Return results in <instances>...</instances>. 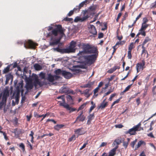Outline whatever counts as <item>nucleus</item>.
<instances>
[{"instance_id":"nucleus-12","label":"nucleus","mask_w":156,"mask_h":156,"mask_svg":"<svg viewBox=\"0 0 156 156\" xmlns=\"http://www.w3.org/2000/svg\"><path fill=\"white\" fill-rule=\"evenodd\" d=\"M89 32L90 33L95 35L97 34V31L94 26L93 25H89Z\"/></svg>"},{"instance_id":"nucleus-31","label":"nucleus","mask_w":156,"mask_h":156,"mask_svg":"<svg viewBox=\"0 0 156 156\" xmlns=\"http://www.w3.org/2000/svg\"><path fill=\"white\" fill-rule=\"evenodd\" d=\"M151 41V39L149 38V37H147L144 40V41L142 44V45L144 46L146 44Z\"/></svg>"},{"instance_id":"nucleus-26","label":"nucleus","mask_w":156,"mask_h":156,"mask_svg":"<svg viewBox=\"0 0 156 156\" xmlns=\"http://www.w3.org/2000/svg\"><path fill=\"white\" fill-rule=\"evenodd\" d=\"M86 117L84 115L81 116L79 117L78 118V116L76 118V121H78V122H83L84 121Z\"/></svg>"},{"instance_id":"nucleus-43","label":"nucleus","mask_w":156,"mask_h":156,"mask_svg":"<svg viewBox=\"0 0 156 156\" xmlns=\"http://www.w3.org/2000/svg\"><path fill=\"white\" fill-rule=\"evenodd\" d=\"M121 97L120 98L116 100L115 101H114L112 103V105H111V108H112V107L116 104H117L119 103L120 99H121Z\"/></svg>"},{"instance_id":"nucleus-10","label":"nucleus","mask_w":156,"mask_h":156,"mask_svg":"<svg viewBox=\"0 0 156 156\" xmlns=\"http://www.w3.org/2000/svg\"><path fill=\"white\" fill-rule=\"evenodd\" d=\"M138 131V130L133 126L132 128L129 129L128 131L125 132V133L126 134H129L130 135H135L136 133V132Z\"/></svg>"},{"instance_id":"nucleus-24","label":"nucleus","mask_w":156,"mask_h":156,"mask_svg":"<svg viewBox=\"0 0 156 156\" xmlns=\"http://www.w3.org/2000/svg\"><path fill=\"white\" fill-rule=\"evenodd\" d=\"M64 71V70H62L60 69H58L55 71L54 73L56 75H62V76Z\"/></svg>"},{"instance_id":"nucleus-56","label":"nucleus","mask_w":156,"mask_h":156,"mask_svg":"<svg viewBox=\"0 0 156 156\" xmlns=\"http://www.w3.org/2000/svg\"><path fill=\"white\" fill-rule=\"evenodd\" d=\"M129 143L126 141H123V146L125 147V148H126L128 145Z\"/></svg>"},{"instance_id":"nucleus-22","label":"nucleus","mask_w":156,"mask_h":156,"mask_svg":"<svg viewBox=\"0 0 156 156\" xmlns=\"http://www.w3.org/2000/svg\"><path fill=\"white\" fill-rule=\"evenodd\" d=\"M27 44L29 47L32 48H34L36 45V44L30 40H29L27 42Z\"/></svg>"},{"instance_id":"nucleus-47","label":"nucleus","mask_w":156,"mask_h":156,"mask_svg":"<svg viewBox=\"0 0 156 156\" xmlns=\"http://www.w3.org/2000/svg\"><path fill=\"white\" fill-rule=\"evenodd\" d=\"M156 7V0L153 3H152L150 5L151 9L154 8Z\"/></svg>"},{"instance_id":"nucleus-37","label":"nucleus","mask_w":156,"mask_h":156,"mask_svg":"<svg viewBox=\"0 0 156 156\" xmlns=\"http://www.w3.org/2000/svg\"><path fill=\"white\" fill-rule=\"evenodd\" d=\"M10 69V66H8L6 68H4V70L3 71V73H6L8 72L9 71Z\"/></svg>"},{"instance_id":"nucleus-50","label":"nucleus","mask_w":156,"mask_h":156,"mask_svg":"<svg viewBox=\"0 0 156 156\" xmlns=\"http://www.w3.org/2000/svg\"><path fill=\"white\" fill-rule=\"evenodd\" d=\"M76 139L75 136V135H73L71 137L69 138L68 141L69 142H71L73 140Z\"/></svg>"},{"instance_id":"nucleus-63","label":"nucleus","mask_w":156,"mask_h":156,"mask_svg":"<svg viewBox=\"0 0 156 156\" xmlns=\"http://www.w3.org/2000/svg\"><path fill=\"white\" fill-rule=\"evenodd\" d=\"M115 76V75H113L111 76L110 78H108V80L109 82L113 80Z\"/></svg>"},{"instance_id":"nucleus-54","label":"nucleus","mask_w":156,"mask_h":156,"mask_svg":"<svg viewBox=\"0 0 156 156\" xmlns=\"http://www.w3.org/2000/svg\"><path fill=\"white\" fill-rule=\"evenodd\" d=\"M90 90V89H86L83 91V94L85 95H87L89 94V92Z\"/></svg>"},{"instance_id":"nucleus-29","label":"nucleus","mask_w":156,"mask_h":156,"mask_svg":"<svg viewBox=\"0 0 156 156\" xmlns=\"http://www.w3.org/2000/svg\"><path fill=\"white\" fill-rule=\"evenodd\" d=\"M64 125L62 124L58 125L57 124L54 126V128L55 130L59 131L64 126Z\"/></svg>"},{"instance_id":"nucleus-39","label":"nucleus","mask_w":156,"mask_h":156,"mask_svg":"<svg viewBox=\"0 0 156 156\" xmlns=\"http://www.w3.org/2000/svg\"><path fill=\"white\" fill-rule=\"evenodd\" d=\"M132 84L128 85L127 87L123 90V91L122 93H124L129 90V89L130 88Z\"/></svg>"},{"instance_id":"nucleus-13","label":"nucleus","mask_w":156,"mask_h":156,"mask_svg":"<svg viewBox=\"0 0 156 156\" xmlns=\"http://www.w3.org/2000/svg\"><path fill=\"white\" fill-rule=\"evenodd\" d=\"M62 76L67 79H69L72 77V74L69 72L64 70Z\"/></svg>"},{"instance_id":"nucleus-49","label":"nucleus","mask_w":156,"mask_h":156,"mask_svg":"<svg viewBox=\"0 0 156 156\" xmlns=\"http://www.w3.org/2000/svg\"><path fill=\"white\" fill-rule=\"evenodd\" d=\"M39 76L42 79H45V74L43 72H41L39 74Z\"/></svg>"},{"instance_id":"nucleus-16","label":"nucleus","mask_w":156,"mask_h":156,"mask_svg":"<svg viewBox=\"0 0 156 156\" xmlns=\"http://www.w3.org/2000/svg\"><path fill=\"white\" fill-rule=\"evenodd\" d=\"M83 128H81L77 129L75 131V133L78 134L77 137H78L79 135L84 134L85 132L83 130Z\"/></svg>"},{"instance_id":"nucleus-48","label":"nucleus","mask_w":156,"mask_h":156,"mask_svg":"<svg viewBox=\"0 0 156 156\" xmlns=\"http://www.w3.org/2000/svg\"><path fill=\"white\" fill-rule=\"evenodd\" d=\"M19 147L21 148L23 151H24L25 150V146L23 143L20 144Z\"/></svg>"},{"instance_id":"nucleus-6","label":"nucleus","mask_w":156,"mask_h":156,"mask_svg":"<svg viewBox=\"0 0 156 156\" xmlns=\"http://www.w3.org/2000/svg\"><path fill=\"white\" fill-rule=\"evenodd\" d=\"M32 76L34 77V86L36 87L37 85H38L40 87H42L44 85V82H42L39 80L38 78V76L36 74L33 73Z\"/></svg>"},{"instance_id":"nucleus-61","label":"nucleus","mask_w":156,"mask_h":156,"mask_svg":"<svg viewBox=\"0 0 156 156\" xmlns=\"http://www.w3.org/2000/svg\"><path fill=\"white\" fill-rule=\"evenodd\" d=\"M122 15V13L121 12H120L118 14L116 20L117 22H118L120 18V17Z\"/></svg>"},{"instance_id":"nucleus-60","label":"nucleus","mask_w":156,"mask_h":156,"mask_svg":"<svg viewBox=\"0 0 156 156\" xmlns=\"http://www.w3.org/2000/svg\"><path fill=\"white\" fill-rule=\"evenodd\" d=\"M142 48L143 49L142 51V54L144 53L145 54L146 52H147V51L145 50V47L144 46L142 45Z\"/></svg>"},{"instance_id":"nucleus-23","label":"nucleus","mask_w":156,"mask_h":156,"mask_svg":"<svg viewBox=\"0 0 156 156\" xmlns=\"http://www.w3.org/2000/svg\"><path fill=\"white\" fill-rule=\"evenodd\" d=\"M46 79L50 82H52L55 80L54 76L52 75L51 74L48 75V77Z\"/></svg>"},{"instance_id":"nucleus-2","label":"nucleus","mask_w":156,"mask_h":156,"mask_svg":"<svg viewBox=\"0 0 156 156\" xmlns=\"http://www.w3.org/2000/svg\"><path fill=\"white\" fill-rule=\"evenodd\" d=\"M56 27L53 29L51 32H49L47 34V36L50 37L52 35L55 36H57L58 33H59L61 35H64V30L61 25H56Z\"/></svg>"},{"instance_id":"nucleus-38","label":"nucleus","mask_w":156,"mask_h":156,"mask_svg":"<svg viewBox=\"0 0 156 156\" xmlns=\"http://www.w3.org/2000/svg\"><path fill=\"white\" fill-rule=\"evenodd\" d=\"M141 124L140 122L137 125H136L134 126L138 130V131H140L141 129L143 130V128H140L141 129H140V126H141Z\"/></svg>"},{"instance_id":"nucleus-32","label":"nucleus","mask_w":156,"mask_h":156,"mask_svg":"<svg viewBox=\"0 0 156 156\" xmlns=\"http://www.w3.org/2000/svg\"><path fill=\"white\" fill-rule=\"evenodd\" d=\"M87 104V102L83 103L79 107L78 109L77 110V111L78 112L80 110H82L86 106Z\"/></svg>"},{"instance_id":"nucleus-9","label":"nucleus","mask_w":156,"mask_h":156,"mask_svg":"<svg viewBox=\"0 0 156 156\" xmlns=\"http://www.w3.org/2000/svg\"><path fill=\"white\" fill-rule=\"evenodd\" d=\"M9 95V90L8 89H4L3 91L2 99L3 101H7L8 97Z\"/></svg>"},{"instance_id":"nucleus-21","label":"nucleus","mask_w":156,"mask_h":156,"mask_svg":"<svg viewBox=\"0 0 156 156\" xmlns=\"http://www.w3.org/2000/svg\"><path fill=\"white\" fill-rule=\"evenodd\" d=\"M121 143V141L120 138L116 139L113 142L112 145L113 146L115 145L118 146V145Z\"/></svg>"},{"instance_id":"nucleus-36","label":"nucleus","mask_w":156,"mask_h":156,"mask_svg":"<svg viewBox=\"0 0 156 156\" xmlns=\"http://www.w3.org/2000/svg\"><path fill=\"white\" fill-rule=\"evenodd\" d=\"M145 30H141V29H140L139 30V34L144 37L145 36H146V33Z\"/></svg>"},{"instance_id":"nucleus-15","label":"nucleus","mask_w":156,"mask_h":156,"mask_svg":"<svg viewBox=\"0 0 156 156\" xmlns=\"http://www.w3.org/2000/svg\"><path fill=\"white\" fill-rule=\"evenodd\" d=\"M118 147V146H116L110 151L109 152L108 156H114L116 154V150Z\"/></svg>"},{"instance_id":"nucleus-35","label":"nucleus","mask_w":156,"mask_h":156,"mask_svg":"<svg viewBox=\"0 0 156 156\" xmlns=\"http://www.w3.org/2000/svg\"><path fill=\"white\" fill-rule=\"evenodd\" d=\"M94 117V113L90 114L88 117V120L87 121V122L89 121L90 122Z\"/></svg>"},{"instance_id":"nucleus-55","label":"nucleus","mask_w":156,"mask_h":156,"mask_svg":"<svg viewBox=\"0 0 156 156\" xmlns=\"http://www.w3.org/2000/svg\"><path fill=\"white\" fill-rule=\"evenodd\" d=\"M116 95V93L113 94H112L109 98V100L110 101H112L113 98L115 97Z\"/></svg>"},{"instance_id":"nucleus-19","label":"nucleus","mask_w":156,"mask_h":156,"mask_svg":"<svg viewBox=\"0 0 156 156\" xmlns=\"http://www.w3.org/2000/svg\"><path fill=\"white\" fill-rule=\"evenodd\" d=\"M146 144L145 142L143 140H141L139 141L138 143L137 146H136L135 150H136L138 148L140 147L142 145L144 144L145 145Z\"/></svg>"},{"instance_id":"nucleus-8","label":"nucleus","mask_w":156,"mask_h":156,"mask_svg":"<svg viewBox=\"0 0 156 156\" xmlns=\"http://www.w3.org/2000/svg\"><path fill=\"white\" fill-rule=\"evenodd\" d=\"M145 64V62L144 60H142V63H138L136 64V68L137 73H139L141 69L143 70L145 68L144 66Z\"/></svg>"},{"instance_id":"nucleus-7","label":"nucleus","mask_w":156,"mask_h":156,"mask_svg":"<svg viewBox=\"0 0 156 156\" xmlns=\"http://www.w3.org/2000/svg\"><path fill=\"white\" fill-rule=\"evenodd\" d=\"M60 105L61 106H63L65 108H66L67 110L69 111V113H71L77 110V109L74 108H71L70 107L69 105L66 103L64 102L61 103L60 104Z\"/></svg>"},{"instance_id":"nucleus-33","label":"nucleus","mask_w":156,"mask_h":156,"mask_svg":"<svg viewBox=\"0 0 156 156\" xmlns=\"http://www.w3.org/2000/svg\"><path fill=\"white\" fill-rule=\"evenodd\" d=\"M149 26V24L142 23L141 27L140 29L141 30H145Z\"/></svg>"},{"instance_id":"nucleus-58","label":"nucleus","mask_w":156,"mask_h":156,"mask_svg":"<svg viewBox=\"0 0 156 156\" xmlns=\"http://www.w3.org/2000/svg\"><path fill=\"white\" fill-rule=\"evenodd\" d=\"M74 12V11H73V10H71L67 14V16H71L73 14Z\"/></svg>"},{"instance_id":"nucleus-44","label":"nucleus","mask_w":156,"mask_h":156,"mask_svg":"<svg viewBox=\"0 0 156 156\" xmlns=\"http://www.w3.org/2000/svg\"><path fill=\"white\" fill-rule=\"evenodd\" d=\"M131 52V51L128 50V51L127 57L129 59H131L132 58V55Z\"/></svg>"},{"instance_id":"nucleus-5","label":"nucleus","mask_w":156,"mask_h":156,"mask_svg":"<svg viewBox=\"0 0 156 156\" xmlns=\"http://www.w3.org/2000/svg\"><path fill=\"white\" fill-rule=\"evenodd\" d=\"M76 45L75 41H72L70 43L69 48H66L67 53L75 52Z\"/></svg>"},{"instance_id":"nucleus-52","label":"nucleus","mask_w":156,"mask_h":156,"mask_svg":"<svg viewBox=\"0 0 156 156\" xmlns=\"http://www.w3.org/2000/svg\"><path fill=\"white\" fill-rule=\"evenodd\" d=\"M120 68L119 66H115L113 68H112L111 69H112L113 72H115L116 69H119Z\"/></svg>"},{"instance_id":"nucleus-11","label":"nucleus","mask_w":156,"mask_h":156,"mask_svg":"<svg viewBox=\"0 0 156 156\" xmlns=\"http://www.w3.org/2000/svg\"><path fill=\"white\" fill-rule=\"evenodd\" d=\"M89 16H90L88 15H84V16L82 18L80 17L79 16H77L75 18L74 20V21L76 22H78L79 21L83 22L87 19L89 17Z\"/></svg>"},{"instance_id":"nucleus-18","label":"nucleus","mask_w":156,"mask_h":156,"mask_svg":"<svg viewBox=\"0 0 156 156\" xmlns=\"http://www.w3.org/2000/svg\"><path fill=\"white\" fill-rule=\"evenodd\" d=\"M106 99L104 100L102 103L101 104V105L99 106V108L103 109L107 107L108 105V102H105V101Z\"/></svg>"},{"instance_id":"nucleus-64","label":"nucleus","mask_w":156,"mask_h":156,"mask_svg":"<svg viewBox=\"0 0 156 156\" xmlns=\"http://www.w3.org/2000/svg\"><path fill=\"white\" fill-rule=\"evenodd\" d=\"M143 23H142L146 24L148 21V20L146 18H144L143 19Z\"/></svg>"},{"instance_id":"nucleus-25","label":"nucleus","mask_w":156,"mask_h":156,"mask_svg":"<svg viewBox=\"0 0 156 156\" xmlns=\"http://www.w3.org/2000/svg\"><path fill=\"white\" fill-rule=\"evenodd\" d=\"M93 85V83L92 82L88 83H87L84 84V85L81 86L80 87L82 88H91L92 85Z\"/></svg>"},{"instance_id":"nucleus-45","label":"nucleus","mask_w":156,"mask_h":156,"mask_svg":"<svg viewBox=\"0 0 156 156\" xmlns=\"http://www.w3.org/2000/svg\"><path fill=\"white\" fill-rule=\"evenodd\" d=\"M12 76L11 74H9L6 75V80L9 81L10 79L12 78Z\"/></svg>"},{"instance_id":"nucleus-42","label":"nucleus","mask_w":156,"mask_h":156,"mask_svg":"<svg viewBox=\"0 0 156 156\" xmlns=\"http://www.w3.org/2000/svg\"><path fill=\"white\" fill-rule=\"evenodd\" d=\"M6 102V101H3V100L2 99L1 101L0 102V109L1 110L3 108V106L4 105V104H5Z\"/></svg>"},{"instance_id":"nucleus-30","label":"nucleus","mask_w":156,"mask_h":156,"mask_svg":"<svg viewBox=\"0 0 156 156\" xmlns=\"http://www.w3.org/2000/svg\"><path fill=\"white\" fill-rule=\"evenodd\" d=\"M34 67L35 69L36 70H40L42 69L41 66L38 64H35L34 65Z\"/></svg>"},{"instance_id":"nucleus-28","label":"nucleus","mask_w":156,"mask_h":156,"mask_svg":"<svg viewBox=\"0 0 156 156\" xmlns=\"http://www.w3.org/2000/svg\"><path fill=\"white\" fill-rule=\"evenodd\" d=\"M60 42V40L57 39L53 40L50 43V45L51 46H53L55 45H57Z\"/></svg>"},{"instance_id":"nucleus-40","label":"nucleus","mask_w":156,"mask_h":156,"mask_svg":"<svg viewBox=\"0 0 156 156\" xmlns=\"http://www.w3.org/2000/svg\"><path fill=\"white\" fill-rule=\"evenodd\" d=\"M80 8L79 5L76 6L75 8H74L73 9L75 12H78L80 10Z\"/></svg>"},{"instance_id":"nucleus-27","label":"nucleus","mask_w":156,"mask_h":156,"mask_svg":"<svg viewBox=\"0 0 156 156\" xmlns=\"http://www.w3.org/2000/svg\"><path fill=\"white\" fill-rule=\"evenodd\" d=\"M90 2L89 1H88V0H85L83 2L81 3L79 6L80 8L83 7L84 5H86L87 4L89 3Z\"/></svg>"},{"instance_id":"nucleus-17","label":"nucleus","mask_w":156,"mask_h":156,"mask_svg":"<svg viewBox=\"0 0 156 156\" xmlns=\"http://www.w3.org/2000/svg\"><path fill=\"white\" fill-rule=\"evenodd\" d=\"M67 100L68 102L70 104H73V97L70 95H67L66 96Z\"/></svg>"},{"instance_id":"nucleus-34","label":"nucleus","mask_w":156,"mask_h":156,"mask_svg":"<svg viewBox=\"0 0 156 156\" xmlns=\"http://www.w3.org/2000/svg\"><path fill=\"white\" fill-rule=\"evenodd\" d=\"M135 47V44L133 42L131 43L129 45L128 48V50L132 51V49L134 48Z\"/></svg>"},{"instance_id":"nucleus-53","label":"nucleus","mask_w":156,"mask_h":156,"mask_svg":"<svg viewBox=\"0 0 156 156\" xmlns=\"http://www.w3.org/2000/svg\"><path fill=\"white\" fill-rule=\"evenodd\" d=\"M63 20L66 21L71 22L73 20V19L66 17L64 18Z\"/></svg>"},{"instance_id":"nucleus-3","label":"nucleus","mask_w":156,"mask_h":156,"mask_svg":"<svg viewBox=\"0 0 156 156\" xmlns=\"http://www.w3.org/2000/svg\"><path fill=\"white\" fill-rule=\"evenodd\" d=\"M98 55V54H94L91 55H86L84 56V58L87 63L91 64L94 62Z\"/></svg>"},{"instance_id":"nucleus-41","label":"nucleus","mask_w":156,"mask_h":156,"mask_svg":"<svg viewBox=\"0 0 156 156\" xmlns=\"http://www.w3.org/2000/svg\"><path fill=\"white\" fill-rule=\"evenodd\" d=\"M125 43V41H119L116 43V44H115V46H117V45L119 44L122 45L124 44Z\"/></svg>"},{"instance_id":"nucleus-57","label":"nucleus","mask_w":156,"mask_h":156,"mask_svg":"<svg viewBox=\"0 0 156 156\" xmlns=\"http://www.w3.org/2000/svg\"><path fill=\"white\" fill-rule=\"evenodd\" d=\"M95 106H96L95 104H94L93 105L91 106L90 107V110H89V113H90L91 112L92 110H93L94 109L95 107Z\"/></svg>"},{"instance_id":"nucleus-1","label":"nucleus","mask_w":156,"mask_h":156,"mask_svg":"<svg viewBox=\"0 0 156 156\" xmlns=\"http://www.w3.org/2000/svg\"><path fill=\"white\" fill-rule=\"evenodd\" d=\"M83 46L84 51H80L77 54L78 55H82L84 54V52L87 54L92 53L94 54H98V50L96 47H92L89 44H83Z\"/></svg>"},{"instance_id":"nucleus-4","label":"nucleus","mask_w":156,"mask_h":156,"mask_svg":"<svg viewBox=\"0 0 156 156\" xmlns=\"http://www.w3.org/2000/svg\"><path fill=\"white\" fill-rule=\"evenodd\" d=\"M96 9V6L95 5L91 6L87 10L83 11L82 13L84 15L94 14Z\"/></svg>"},{"instance_id":"nucleus-20","label":"nucleus","mask_w":156,"mask_h":156,"mask_svg":"<svg viewBox=\"0 0 156 156\" xmlns=\"http://www.w3.org/2000/svg\"><path fill=\"white\" fill-rule=\"evenodd\" d=\"M33 87V85L32 83H29V82H27L26 84V88L27 90H31L32 89Z\"/></svg>"},{"instance_id":"nucleus-62","label":"nucleus","mask_w":156,"mask_h":156,"mask_svg":"<svg viewBox=\"0 0 156 156\" xmlns=\"http://www.w3.org/2000/svg\"><path fill=\"white\" fill-rule=\"evenodd\" d=\"M53 122L54 124H55L56 123V121H55L54 119H48L47 120L46 122Z\"/></svg>"},{"instance_id":"nucleus-59","label":"nucleus","mask_w":156,"mask_h":156,"mask_svg":"<svg viewBox=\"0 0 156 156\" xmlns=\"http://www.w3.org/2000/svg\"><path fill=\"white\" fill-rule=\"evenodd\" d=\"M88 141H87L86 143H84L83 146L80 148V150H81L83 148L85 147L86 145L88 144Z\"/></svg>"},{"instance_id":"nucleus-46","label":"nucleus","mask_w":156,"mask_h":156,"mask_svg":"<svg viewBox=\"0 0 156 156\" xmlns=\"http://www.w3.org/2000/svg\"><path fill=\"white\" fill-rule=\"evenodd\" d=\"M136 141H137V139H136L135 140H133V142H131V143L130 144V145H131V147L133 148H134V145H135V144H136Z\"/></svg>"},{"instance_id":"nucleus-51","label":"nucleus","mask_w":156,"mask_h":156,"mask_svg":"<svg viewBox=\"0 0 156 156\" xmlns=\"http://www.w3.org/2000/svg\"><path fill=\"white\" fill-rule=\"evenodd\" d=\"M120 68L119 66H115L113 68H112L111 69H112L113 72H115L116 69H119Z\"/></svg>"},{"instance_id":"nucleus-14","label":"nucleus","mask_w":156,"mask_h":156,"mask_svg":"<svg viewBox=\"0 0 156 156\" xmlns=\"http://www.w3.org/2000/svg\"><path fill=\"white\" fill-rule=\"evenodd\" d=\"M53 49L54 51H56L57 52H60L62 54L67 53L66 48L61 49L60 48L58 47H57L56 48H54Z\"/></svg>"}]
</instances>
